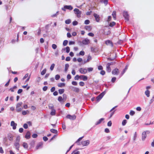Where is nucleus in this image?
Listing matches in <instances>:
<instances>
[{
    "label": "nucleus",
    "instance_id": "f257e3e1",
    "mask_svg": "<svg viewBox=\"0 0 154 154\" xmlns=\"http://www.w3.org/2000/svg\"><path fill=\"white\" fill-rule=\"evenodd\" d=\"M150 132L149 131H143L142 134V140L143 141H144L146 137V134H149Z\"/></svg>",
    "mask_w": 154,
    "mask_h": 154
},
{
    "label": "nucleus",
    "instance_id": "f03ea898",
    "mask_svg": "<svg viewBox=\"0 0 154 154\" xmlns=\"http://www.w3.org/2000/svg\"><path fill=\"white\" fill-rule=\"evenodd\" d=\"M23 104L22 102H20L18 103L16 105V110L17 112H19L21 111L23 108L20 107Z\"/></svg>",
    "mask_w": 154,
    "mask_h": 154
},
{
    "label": "nucleus",
    "instance_id": "7ed1b4c3",
    "mask_svg": "<svg viewBox=\"0 0 154 154\" xmlns=\"http://www.w3.org/2000/svg\"><path fill=\"white\" fill-rule=\"evenodd\" d=\"M106 93V91H104L101 93L100 95L96 97L97 100L99 101Z\"/></svg>",
    "mask_w": 154,
    "mask_h": 154
},
{
    "label": "nucleus",
    "instance_id": "20e7f679",
    "mask_svg": "<svg viewBox=\"0 0 154 154\" xmlns=\"http://www.w3.org/2000/svg\"><path fill=\"white\" fill-rule=\"evenodd\" d=\"M71 5H65L64 6L63 8H61L62 10L65 11L66 9H68L69 10H72L73 9Z\"/></svg>",
    "mask_w": 154,
    "mask_h": 154
},
{
    "label": "nucleus",
    "instance_id": "39448f33",
    "mask_svg": "<svg viewBox=\"0 0 154 154\" xmlns=\"http://www.w3.org/2000/svg\"><path fill=\"white\" fill-rule=\"evenodd\" d=\"M75 13L76 14L78 18H79L81 17L82 13L81 11L77 8H75L74 10Z\"/></svg>",
    "mask_w": 154,
    "mask_h": 154
},
{
    "label": "nucleus",
    "instance_id": "423d86ee",
    "mask_svg": "<svg viewBox=\"0 0 154 154\" xmlns=\"http://www.w3.org/2000/svg\"><path fill=\"white\" fill-rule=\"evenodd\" d=\"M66 117L67 119H69L71 120H75L76 118V116L75 115H71L68 114L67 115Z\"/></svg>",
    "mask_w": 154,
    "mask_h": 154
},
{
    "label": "nucleus",
    "instance_id": "0eeeda50",
    "mask_svg": "<svg viewBox=\"0 0 154 154\" xmlns=\"http://www.w3.org/2000/svg\"><path fill=\"white\" fill-rule=\"evenodd\" d=\"M123 15L125 19L127 21H128L129 20V17L127 12L124 11L123 12Z\"/></svg>",
    "mask_w": 154,
    "mask_h": 154
},
{
    "label": "nucleus",
    "instance_id": "6e6552de",
    "mask_svg": "<svg viewBox=\"0 0 154 154\" xmlns=\"http://www.w3.org/2000/svg\"><path fill=\"white\" fill-rule=\"evenodd\" d=\"M90 143V141L89 140L82 141L81 143L83 146H88Z\"/></svg>",
    "mask_w": 154,
    "mask_h": 154
},
{
    "label": "nucleus",
    "instance_id": "1a4fd4ad",
    "mask_svg": "<svg viewBox=\"0 0 154 154\" xmlns=\"http://www.w3.org/2000/svg\"><path fill=\"white\" fill-rule=\"evenodd\" d=\"M70 88L73 91L77 93L79 92L80 91V89L79 88L73 86H71L70 87Z\"/></svg>",
    "mask_w": 154,
    "mask_h": 154
},
{
    "label": "nucleus",
    "instance_id": "9d476101",
    "mask_svg": "<svg viewBox=\"0 0 154 154\" xmlns=\"http://www.w3.org/2000/svg\"><path fill=\"white\" fill-rule=\"evenodd\" d=\"M79 71L81 74H85L87 72V70L86 69L81 68L79 69Z\"/></svg>",
    "mask_w": 154,
    "mask_h": 154
},
{
    "label": "nucleus",
    "instance_id": "9b49d317",
    "mask_svg": "<svg viewBox=\"0 0 154 154\" xmlns=\"http://www.w3.org/2000/svg\"><path fill=\"white\" fill-rule=\"evenodd\" d=\"M11 125L13 129L15 130L16 128L17 124L14 122V121H12L11 122Z\"/></svg>",
    "mask_w": 154,
    "mask_h": 154
},
{
    "label": "nucleus",
    "instance_id": "f8f14e48",
    "mask_svg": "<svg viewBox=\"0 0 154 154\" xmlns=\"http://www.w3.org/2000/svg\"><path fill=\"white\" fill-rule=\"evenodd\" d=\"M82 42V44L85 45H88L90 43L89 40L87 38H86L85 39L83 40Z\"/></svg>",
    "mask_w": 154,
    "mask_h": 154
},
{
    "label": "nucleus",
    "instance_id": "ddd939ff",
    "mask_svg": "<svg viewBox=\"0 0 154 154\" xmlns=\"http://www.w3.org/2000/svg\"><path fill=\"white\" fill-rule=\"evenodd\" d=\"M94 16L95 18L96 21L97 22H99L100 20V17L99 15L97 14L94 13Z\"/></svg>",
    "mask_w": 154,
    "mask_h": 154
},
{
    "label": "nucleus",
    "instance_id": "4468645a",
    "mask_svg": "<svg viewBox=\"0 0 154 154\" xmlns=\"http://www.w3.org/2000/svg\"><path fill=\"white\" fill-rule=\"evenodd\" d=\"M43 143L42 142H39L37 146L36 147V149H39L42 148Z\"/></svg>",
    "mask_w": 154,
    "mask_h": 154
},
{
    "label": "nucleus",
    "instance_id": "2eb2a0df",
    "mask_svg": "<svg viewBox=\"0 0 154 154\" xmlns=\"http://www.w3.org/2000/svg\"><path fill=\"white\" fill-rule=\"evenodd\" d=\"M119 72V71L118 69L116 68L112 70V73L113 75H118Z\"/></svg>",
    "mask_w": 154,
    "mask_h": 154
},
{
    "label": "nucleus",
    "instance_id": "dca6fc26",
    "mask_svg": "<svg viewBox=\"0 0 154 154\" xmlns=\"http://www.w3.org/2000/svg\"><path fill=\"white\" fill-rule=\"evenodd\" d=\"M31 133L29 131H28L26 135H25V137L26 139H29L31 137Z\"/></svg>",
    "mask_w": 154,
    "mask_h": 154
},
{
    "label": "nucleus",
    "instance_id": "f3484780",
    "mask_svg": "<svg viewBox=\"0 0 154 154\" xmlns=\"http://www.w3.org/2000/svg\"><path fill=\"white\" fill-rule=\"evenodd\" d=\"M14 146H15L16 149L18 150L20 146L19 142H15L14 143Z\"/></svg>",
    "mask_w": 154,
    "mask_h": 154
},
{
    "label": "nucleus",
    "instance_id": "a211bd4d",
    "mask_svg": "<svg viewBox=\"0 0 154 154\" xmlns=\"http://www.w3.org/2000/svg\"><path fill=\"white\" fill-rule=\"evenodd\" d=\"M105 43L106 45H110L112 47L113 46V44L112 43V42L109 40H108L107 41H105Z\"/></svg>",
    "mask_w": 154,
    "mask_h": 154
},
{
    "label": "nucleus",
    "instance_id": "6ab92c4d",
    "mask_svg": "<svg viewBox=\"0 0 154 154\" xmlns=\"http://www.w3.org/2000/svg\"><path fill=\"white\" fill-rule=\"evenodd\" d=\"M13 135L11 134H8V138L10 141L13 140Z\"/></svg>",
    "mask_w": 154,
    "mask_h": 154
},
{
    "label": "nucleus",
    "instance_id": "aec40b11",
    "mask_svg": "<svg viewBox=\"0 0 154 154\" xmlns=\"http://www.w3.org/2000/svg\"><path fill=\"white\" fill-rule=\"evenodd\" d=\"M80 79H82L83 81H85L87 80L88 77L87 76L84 75L80 76Z\"/></svg>",
    "mask_w": 154,
    "mask_h": 154
},
{
    "label": "nucleus",
    "instance_id": "412c9836",
    "mask_svg": "<svg viewBox=\"0 0 154 154\" xmlns=\"http://www.w3.org/2000/svg\"><path fill=\"white\" fill-rule=\"evenodd\" d=\"M104 120V118H101L98 121L96 122L95 123L96 125H97L101 123V122Z\"/></svg>",
    "mask_w": 154,
    "mask_h": 154
},
{
    "label": "nucleus",
    "instance_id": "4be33fe9",
    "mask_svg": "<svg viewBox=\"0 0 154 154\" xmlns=\"http://www.w3.org/2000/svg\"><path fill=\"white\" fill-rule=\"evenodd\" d=\"M85 29H86V30H87L90 31H91V26H86L85 27Z\"/></svg>",
    "mask_w": 154,
    "mask_h": 154
},
{
    "label": "nucleus",
    "instance_id": "5701e85b",
    "mask_svg": "<svg viewBox=\"0 0 154 154\" xmlns=\"http://www.w3.org/2000/svg\"><path fill=\"white\" fill-rule=\"evenodd\" d=\"M56 114V110L55 109H51V111L50 113V114L51 116H54Z\"/></svg>",
    "mask_w": 154,
    "mask_h": 154
},
{
    "label": "nucleus",
    "instance_id": "b1692460",
    "mask_svg": "<svg viewBox=\"0 0 154 154\" xmlns=\"http://www.w3.org/2000/svg\"><path fill=\"white\" fill-rule=\"evenodd\" d=\"M69 67V65L68 64H66L65 65V72H67Z\"/></svg>",
    "mask_w": 154,
    "mask_h": 154
},
{
    "label": "nucleus",
    "instance_id": "393cba45",
    "mask_svg": "<svg viewBox=\"0 0 154 154\" xmlns=\"http://www.w3.org/2000/svg\"><path fill=\"white\" fill-rule=\"evenodd\" d=\"M8 140L6 138H4L3 140V142L5 145L7 146L8 145V144L7 143Z\"/></svg>",
    "mask_w": 154,
    "mask_h": 154
},
{
    "label": "nucleus",
    "instance_id": "a878e982",
    "mask_svg": "<svg viewBox=\"0 0 154 154\" xmlns=\"http://www.w3.org/2000/svg\"><path fill=\"white\" fill-rule=\"evenodd\" d=\"M145 93L147 97H149L150 96V91L148 90H146Z\"/></svg>",
    "mask_w": 154,
    "mask_h": 154
},
{
    "label": "nucleus",
    "instance_id": "bb28decb",
    "mask_svg": "<svg viewBox=\"0 0 154 154\" xmlns=\"http://www.w3.org/2000/svg\"><path fill=\"white\" fill-rule=\"evenodd\" d=\"M100 2L101 3H104L105 5L108 4V0H100Z\"/></svg>",
    "mask_w": 154,
    "mask_h": 154
},
{
    "label": "nucleus",
    "instance_id": "cd10ccee",
    "mask_svg": "<svg viewBox=\"0 0 154 154\" xmlns=\"http://www.w3.org/2000/svg\"><path fill=\"white\" fill-rule=\"evenodd\" d=\"M50 131L52 133L54 134H57L58 132L57 130L54 129H51L50 130Z\"/></svg>",
    "mask_w": 154,
    "mask_h": 154
},
{
    "label": "nucleus",
    "instance_id": "c85d7f7f",
    "mask_svg": "<svg viewBox=\"0 0 154 154\" xmlns=\"http://www.w3.org/2000/svg\"><path fill=\"white\" fill-rule=\"evenodd\" d=\"M29 111L27 110L26 111H23L22 112V114L23 115H25L29 113Z\"/></svg>",
    "mask_w": 154,
    "mask_h": 154
},
{
    "label": "nucleus",
    "instance_id": "c756f323",
    "mask_svg": "<svg viewBox=\"0 0 154 154\" xmlns=\"http://www.w3.org/2000/svg\"><path fill=\"white\" fill-rule=\"evenodd\" d=\"M112 17L114 20L116 19V14L115 11H113L112 14Z\"/></svg>",
    "mask_w": 154,
    "mask_h": 154
},
{
    "label": "nucleus",
    "instance_id": "7c9ffc66",
    "mask_svg": "<svg viewBox=\"0 0 154 154\" xmlns=\"http://www.w3.org/2000/svg\"><path fill=\"white\" fill-rule=\"evenodd\" d=\"M23 146L24 148L27 149L28 148V144L25 142H24L23 144Z\"/></svg>",
    "mask_w": 154,
    "mask_h": 154
},
{
    "label": "nucleus",
    "instance_id": "2f4dec72",
    "mask_svg": "<svg viewBox=\"0 0 154 154\" xmlns=\"http://www.w3.org/2000/svg\"><path fill=\"white\" fill-rule=\"evenodd\" d=\"M111 70L110 66L106 65V71L109 72L111 71Z\"/></svg>",
    "mask_w": 154,
    "mask_h": 154
},
{
    "label": "nucleus",
    "instance_id": "473e14b6",
    "mask_svg": "<svg viewBox=\"0 0 154 154\" xmlns=\"http://www.w3.org/2000/svg\"><path fill=\"white\" fill-rule=\"evenodd\" d=\"M58 87H61L65 86V84L64 83H58L57 85Z\"/></svg>",
    "mask_w": 154,
    "mask_h": 154
},
{
    "label": "nucleus",
    "instance_id": "72a5a7b5",
    "mask_svg": "<svg viewBox=\"0 0 154 154\" xmlns=\"http://www.w3.org/2000/svg\"><path fill=\"white\" fill-rule=\"evenodd\" d=\"M59 93L60 94H63L64 92V89H60L58 90Z\"/></svg>",
    "mask_w": 154,
    "mask_h": 154
},
{
    "label": "nucleus",
    "instance_id": "f704fd0d",
    "mask_svg": "<svg viewBox=\"0 0 154 154\" xmlns=\"http://www.w3.org/2000/svg\"><path fill=\"white\" fill-rule=\"evenodd\" d=\"M17 88V86H14L13 87L11 88H10V90L12 92L14 91V89H16Z\"/></svg>",
    "mask_w": 154,
    "mask_h": 154
},
{
    "label": "nucleus",
    "instance_id": "c9c22d12",
    "mask_svg": "<svg viewBox=\"0 0 154 154\" xmlns=\"http://www.w3.org/2000/svg\"><path fill=\"white\" fill-rule=\"evenodd\" d=\"M48 107L49 109H53L54 108V105L52 104H49Z\"/></svg>",
    "mask_w": 154,
    "mask_h": 154
},
{
    "label": "nucleus",
    "instance_id": "e433bc0d",
    "mask_svg": "<svg viewBox=\"0 0 154 154\" xmlns=\"http://www.w3.org/2000/svg\"><path fill=\"white\" fill-rule=\"evenodd\" d=\"M127 121L125 120V119L124 120H123L122 122V125L123 126H125L126 125V124L127 123Z\"/></svg>",
    "mask_w": 154,
    "mask_h": 154
},
{
    "label": "nucleus",
    "instance_id": "4c0bfd02",
    "mask_svg": "<svg viewBox=\"0 0 154 154\" xmlns=\"http://www.w3.org/2000/svg\"><path fill=\"white\" fill-rule=\"evenodd\" d=\"M46 71V69H43L41 72V74L42 75H43L45 74Z\"/></svg>",
    "mask_w": 154,
    "mask_h": 154
},
{
    "label": "nucleus",
    "instance_id": "58836bf2",
    "mask_svg": "<svg viewBox=\"0 0 154 154\" xmlns=\"http://www.w3.org/2000/svg\"><path fill=\"white\" fill-rule=\"evenodd\" d=\"M68 43V41L67 40H65L63 42V45L64 46H66Z\"/></svg>",
    "mask_w": 154,
    "mask_h": 154
},
{
    "label": "nucleus",
    "instance_id": "ea45409f",
    "mask_svg": "<svg viewBox=\"0 0 154 154\" xmlns=\"http://www.w3.org/2000/svg\"><path fill=\"white\" fill-rule=\"evenodd\" d=\"M128 65L126 66L125 68L123 69L122 72V75L123 74L125 73V72L126 71V70H127V69H128Z\"/></svg>",
    "mask_w": 154,
    "mask_h": 154
},
{
    "label": "nucleus",
    "instance_id": "a19ab883",
    "mask_svg": "<svg viewBox=\"0 0 154 154\" xmlns=\"http://www.w3.org/2000/svg\"><path fill=\"white\" fill-rule=\"evenodd\" d=\"M55 65V64L54 63H53L51 64L50 67V69L51 71H52L53 70Z\"/></svg>",
    "mask_w": 154,
    "mask_h": 154
},
{
    "label": "nucleus",
    "instance_id": "79ce46f5",
    "mask_svg": "<svg viewBox=\"0 0 154 154\" xmlns=\"http://www.w3.org/2000/svg\"><path fill=\"white\" fill-rule=\"evenodd\" d=\"M20 136H18L17 137L16 139V142H19L20 140Z\"/></svg>",
    "mask_w": 154,
    "mask_h": 154
},
{
    "label": "nucleus",
    "instance_id": "37998d69",
    "mask_svg": "<svg viewBox=\"0 0 154 154\" xmlns=\"http://www.w3.org/2000/svg\"><path fill=\"white\" fill-rule=\"evenodd\" d=\"M116 24V23L114 22H112L110 23L109 26L110 27H112Z\"/></svg>",
    "mask_w": 154,
    "mask_h": 154
},
{
    "label": "nucleus",
    "instance_id": "c03bdc74",
    "mask_svg": "<svg viewBox=\"0 0 154 154\" xmlns=\"http://www.w3.org/2000/svg\"><path fill=\"white\" fill-rule=\"evenodd\" d=\"M80 152L79 151H76L75 150L71 154H79Z\"/></svg>",
    "mask_w": 154,
    "mask_h": 154
},
{
    "label": "nucleus",
    "instance_id": "a18cd8bd",
    "mask_svg": "<svg viewBox=\"0 0 154 154\" xmlns=\"http://www.w3.org/2000/svg\"><path fill=\"white\" fill-rule=\"evenodd\" d=\"M154 101V95L153 96L152 99L150 100L149 102V104H151Z\"/></svg>",
    "mask_w": 154,
    "mask_h": 154
},
{
    "label": "nucleus",
    "instance_id": "49530a36",
    "mask_svg": "<svg viewBox=\"0 0 154 154\" xmlns=\"http://www.w3.org/2000/svg\"><path fill=\"white\" fill-rule=\"evenodd\" d=\"M71 22V21L70 19H68L67 20H66L65 21V23L66 24H69Z\"/></svg>",
    "mask_w": 154,
    "mask_h": 154
},
{
    "label": "nucleus",
    "instance_id": "de8ad7c7",
    "mask_svg": "<svg viewBox=\"0 0 154 154\" xmlns=\"http://www.w3.org/2000/svg\"><path fill=\"white\" fill-rule=\"evenodd\" d=\"M135 112L133 110H131L130 112V115L131 116H133L135 114Z\"/></svg>",
    "mask_w": 154,
    "mask_h": 154
},
{
    "label": "nucleus",
    "instance_id": "09e8293b",
    "mask_svg": "<svg viewBox=\"0 0 154 154\" xmlns=\"http://www.w3.org/2000/svg\"><path fill=\"white\" fill-rule=\"evenodd\" d=\"M60 78V76L59 75H55V79L56 80H59Z\"/></svg>",
    "mask_w": 154,
    "mask_h": 154
},
{
    "label": "nucleus",
    "instance_id": "8fccbe9b",
    "mask_svg": "<svg viewBox=\"0 0 154 154\" xmlns=\"http://www.w3.org/2000/svg\"><path fill=\"white\" fill-rule=\"evenodd\" d=\"M85 53L84 51H80V52H79V55L82 56H83L85 55Z\"/></svg>",
    "mask_w": 154,
    "mask_h": 154
},
{
    "label": "nucleus",
    "instance_id": "3c124183",
    "mask_svg": "<svg viewBox=\"0 0 154 154\" xmlns=\"http://www.w3.org/2000/svg\"><path fill=\"white\" fill-rule=\"evenodd\" d=\"M137 132H135V133L134 134V136L133 140L134 141H135L136 140L137 137Z\"/></svg>",
    "mask_w": 154,
    "mask_h": 154
},
{
    "label": "nucleus",
    "instance_id": "603ef678",
    "mask_svg": "<svg viewBox=\"0 0 154 154\" xmlns=\"http://www.w3.org/2000/svg\"><path fill=\"white\" fill-rule=\"evenodd\" d=\"M63 100V98L61 96H59L58 98V100L59 102H61Z\"/></svg>",
    "mask_w": 154,
    "mask_h": 154
},
{
    "label": "nucleus",
    "instance_id": "864d4df0",
    "mask_svg": "<svg viewBox=\"0 0 154 154\" xmlns=\"http://www.w3.org/2000/svg\"><path fill=\"white\" fill-rule=\"evenodd\" d=\"M80 78V76H79L78 75H77L75 77L74 79L75 80H78Z\"/></svg>",
    "mask_w": 154,
    "mask_h": 154
},
{
    "label": "nucleus",
    "instance_id": "5fc2aeb1",
    "mask_svg": "<svg viewBox=\"0 0 154 154\" xmlns=\"http://www.w3.org/2000/svg\"><path fill=\"white\" fill-rule=\"evenodd\" d=\"M90 20H86L85 21V24H88L90 23Z\"/></svg>",
    "mask_w": 154,
    "mask_h": 154
},
{
    "label": "nucleus",
    "instance_id": "6e6d98bb",
    "mask_svg": "<svg viewBox=\"0 0 154 154\" xmlns=\"http://www.w3.org/2000/svg\"><path fill=\"white\" fill-rule=\"evenodd\" d=\"M78 22L76 21H74L72 22V24L73 26H75L78 24Z\"/></svg>",
    "mask_w": 154,
    "mask_h": 154
},
{
    "label": "nucleus",
    "instance_id": "4d7b16f0",
    "mask_svg": "<svg viewBox=\"0 0 154 154\" xmlns=\"http://www.w3.org/2000/svg\"><path fill=\"white\" fill-rule=\"evenodd\" d=\"M79 85L80 86H83L85 85V83L83 82H79Z\"/></svg>",
    "mask_w": 154,
    "mask_h": 154
},
{
    "label": "nucleus",
    "instance_id": "13d9d810",
    "mask_svg": "<svg viewBox=\"0 0 154 154\" xmlns=\"http://www.w3.org/2000/svg\"><path fill=\"white\" fill-rule=\"evenodd\" d=\"M37 136L38 135L36 134H34L32 135V137L33 138H36Z\"/></svg>",
    "mask_w": 154,
    "mask_h": 154
},
{
    "label": "nucleus",
    "instance_id": "bf43d9fd",
    "mask_svg": "<svg viewBox=\"0 0 154 154\" xmlns=\"http://www.w3.org/2000/svg\"><path fill=\"white\" fill-rule=\"evenodd\" d=\"M91 57L89 55L88 57L87 60H86L87 62H89V61L91 60Z\"/></svg>",
    "mask_w": 154,
    "mask_h": 154
},
{
    "label": "nucleus",
    "instance_id": "052dcab7",
    "mask_svg": "<svg viewBox=\"0 0 154 154\" xmlns=\"http://www.w3.org/2000/svg\"><path fill=\"white\" fill-rule=\"evenodd\" d=\"M52 47L53 49H55L57 48V46L55 44H53L52 45Z\"/></svg>",
    "mask_w": 154,
    "mask_h": 154
},
{
    "label": "nucleus",
    "instance_id": "680f3d73",
    "mask_svg": "<svg viewBox=\"0 0 154 154\" xmlns=\"http://www.w3.org/2000/svg\"><path fill=\"white\" fill-rule=\"evenodd\" d=\"M112 125V123L111 121H109L107 123V125L108 126L110 127Z\"/></svg>",
    "mask_w": 154,
    "mask_h": 154
},
{
    "label": "nucleus",
    "instance_id": "e2e57ef3",
    "mask_svg": "<svg viewBox=\"0 0 154 154\" xmlns=\"http://www.w3.org/2000/svg\"><path fill=\"white\" fill-rule=\"evenodd\" d=\"M72 84L74 85H77L78 84L77 82L75 81H72Z\"/></svg>",
    "mask_w": 154,
    "mask_h": 154
},
{
    "label": "nucleus",
    "instance_id": "0e129e2a",
    "mask_svg": "<svg viewBox=\"0 0 154 154\" xmlns=\"http://www.w3.org/2000/svg\"><path fill=\"white\" fill-rule=\"evenodd\" d=\"M66 52L68 53L70 51V48L69 47H66Z\"/></svg>",
    "mask_w": 154,
    "mask_h": 154
},
{
    "label": "nucleus",
    "instance_id": "69168bd1",
    "mask_svg": "<svg viewBox=\"0 0 154 154\" xmlns=\"http://www.w3.org/2000/svg\"><path fill=\"white\" fill-rule=\"evenodd\" d=\"M23 127L25 129H27L28 128V126L27 124H26V123L24 124L23 125Z\"/></svg>",
    "mask_w": 154,
    "mask_h": 154
},
{
    "label": "nucleus",
    "instance_id": "338daca9",
    "mask_svg": "<svg viewBox=\"0 0 154 154\" xmlns=\"http://www.w3.org/2000/svg\"><path fill=\"white\" fill-rule=\"evenodd\" d=\"M105 72L104 71V70H101V71H100V74L103 75H104L105 74Z\"/></svg>",
    "mask_w": 154,
    "mask_h": 154
},
{
    "label": "nucleus",
    "instance_id": "774afa93",
    "mask_svg": "<svg viewBox=\"0 0 154 154\" xmlns=\"http://www.w3.org/2000/svg\"><path fill=\"white\" fill-rule=\"evenodd\" d=\"M116 80V78L115 77H114L112 78V80H111V81L113 83H114L115 82Z\"/></svg>",
    "mask_w": 154,
    "mask_h": 154
}]
</instances>
